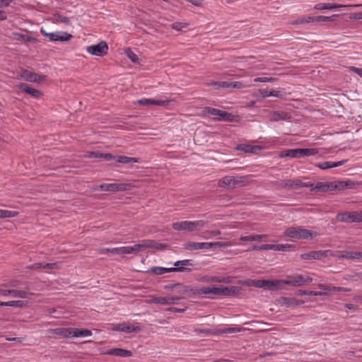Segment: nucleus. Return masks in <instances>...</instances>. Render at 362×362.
<instances>
[{"instance_id": "f257e3e1", "label": "nucleus", "mask_w": 362, "mask_h": 362, "mask_svg": "<svg viewBox=\"0 0 362 362\" xmlns=\"http://www.w3.org/2000/svg\"><path fill=\"white\" fill-rule=\"evenodd\" d=\"M192 260L184 259L177 261L174 263L175 267H154L148 269V272L154 275H161L168 272H190L191 269L188 268V266H192Z\"/></svg>"}, {"instance_id": "f03ea898", "label": "nucleus", "mask_w": 362, "mask_h": 362, "mask_svg": "<svg viewBox=\"0 0 362 362\" xmlns=\"http://www.w3.org/2000/svg\"><path fill=\"white\" fill-rule=\"evenodd\" d=\"M250 175L225 176L218 180L220 187L235 189L247 185L250 182Z\"/></svg>"}, {"instance_id": "7ed1b4c3", "label": "nucleus", "mask_w": 362, "mask_h": 362, "mask_svg": "<svg viewBox=\"0 0 362 362\" xmlns=\"http://www.w3.org/2000/svg\"><path fill=\"white\" fill-rule=\"evenodd\" d=\"M284 235L291 238L305 240L312 239L317 235V233L303 228L300 226L289 227L284 231Z\"/></svg>"}, {"instance_id": "20e7f679", "label": "nucleus", "mask_w": 362, "mask_h": 362, "mask_svg": "<svg viewBox=\"0 0 362 362\" xmlns=\"http://www.w3.org/2000/svg\"><path fill=\"white\" fill-rule=\"evenodd\" d=\"M164 247H165L163 244L151 240H144L139 243L135 244L133 246H127L128 254H136L139 251L146 248H156L157 250H163Z\"/></svg>"}, {"instance_id": "39448f33", "label": "nucleus", "mask_w": 362, "mask_h": 362, "mask_svg": "<svg viewBox=\"0 0 362 362\" xmlns=\"http://www.w3.org/2000/svg\"><path fill=\"white\" fill-rule=\"evenodd\" d=\"M133 187L131 183H103L98 187L94 188V191L101 190L105 192H125L129 191Z\"/></svg>"}, {"instance_id": "423d86ee", "label": "nucleus", "mask_w": 362, "mask_h": 362, "mask_svg": "<svg viewBox=\"0 0 362 362\" xmlns=\"http://www.w3.org/2000/svg\"><path fill=\"white\" fill-rule=\"evenodd\" d=\"M320 149L317 148H293L288 149L285 151L281 157H290V158H304L317 154Z\"/></svg>"}, {"instance_id": "0eeeda50", "label": "nucleus", "mask_w": 362, "mask_h": 362, "mask_svg": "<svg viewBox=\"0 0 362 362\" xmlns=\"http://www.w3.org/2000/svg\"><path fill=\"white\" fill-rule=\"evenodd\" d=\"M203 112L214 116V119L217 121L231 122L233 121L234 119V115L232 114L210 107H205L203 110Z\"/></svg>"}, {"instance_id": "6e6552de", "label": "nucleus", "mask_w": 362, "mask_h": 362, "mask_svg": "<svg viewBox=\"0 0 362 362\" xmlns=\"http://www.w3.org/2000/svg\"><path fill=\"white\" fill-rule=\"evenodd\" d=\"M336 219L341 223H359L362 222V211H351L338 213Z\"/></svg>"}, {"instance_id": "1a4fd4ad", "label": "nucleus", "mask_w": 362, "mask_h": 362, "mask_svg": "<svg viewBox=\"0 0 362 362\" xmlns=\"http://www.w3.org/2000/svg\"><path fill=\"white\" fill-rule=\"evenodd\" d=\"M313 279L309 276H305L302 274H296L293 276L289 277V279L282 280V286L289 285L297 287L308 283H311Z\"/></svg>"}, {"instance_id": "9d476101", "label": "nucleus", "mask_w": 362, "mask_h": 362, "mask_svg": "<svg viewBox=\"0 0 362 362\" xmlns=\"http://www.w3.org/2000/svg\"><path fill=\"white\" fill-rule=\"evenodd\" d=\"M334 252L332 250H314L300 255L302 259H322L328 256H333Z\"/></svg>"}, {"instance_id": "9b49d317", "label": "nucleus", "mask_w": 362, "mask_h": 362, "mask_svg": "<svg viewBox=\"0 0 362 362\" xmlns=\"http://www.w3.org/2000/svg\"><path fill=\"white\" fill-rule=\"evenodd\" d=\"M86 51L92 55L103 57L107 54L108 46L105 41H101L97 45H93L87 47Z\"/></svg>"}, {"instance_id": "f8f14e48", "label": "nucleus", "mask_w": 362, "mask_h": 362, "mask_svg": "<svg viewBox=\"0 0 362 362\" xmlns=\"http://www.w3.org/2000/svg\"><path fill=\"white\" fill-rule=\"evenodd\" d=\"M41 33L49 38L51 41L66 42L72 38V35L66 32L47 33L43 28L40 30Z\"/></svg>"}, {"instance_id": "ddd939ff", "label": "nucleus", "mask_w": 362, "mask_h": 362, "mask_svg": "<svg viewBox=\"0 0 362 362\" xmlns=\"http://www.w3.org/2000/svg\"><path fill=\"white\" fill-rule=\"evenodd\" d=\"M111 330L122 332L125 333L138 332L141 330L139 323L134 325H127L126 323L114 324L112 325Z\"/></svg>"}, {"instance_id": "4468645a", "label": "nucleus", "mask_w": 362, "mask_h": 362, "mask_svg": "<svg viewBox=\"0 0 362 362\" xmlns=\"http://www.w3.org/2000/svg\"><path fill=\"white\" fill-rule=\"evenodd\" d=\"M183 298L176 296V297H157V296H151V298L148 300V303L153 304H161V305H171L175 304L179 300L182 299Z\"/></svg>"}, {"instance_id": "2eb2a0df", "label": "nucleus", "mask_w": 362, "mask_h": 362, "mask_svg": "<svg viewBox=\"0 0 362 362\" xmlns=\"http://www.w3.org/2000/svg\"><path fill=\"white\" fill-rule=\"evenodd\" d=\"M194 294L211 298L212 296H221V288L218 287H202L195 288Z\"/></svg>"}, {"instance_id": "dca6fc26", "label": "nucleus", "mask_w": 362, "mask_h": 362, "mask_svg": "<svg viewBox=\"0 0 362 362\" xmlns=\"http://www.w3.org/2000/svg\"><path fill=\"white\" fill-rule=\"evenodd\" d=\"M276 302L281 306H286L287 308L295 307L300 305L304 303V301L303 300H298L295 298H288L284 296L276 299Z\"/></svg>"}, {"instance_id": "f3484780", "label": "nucleus", "mask_w": 362, "mask_h": 362, "mask_svg": "<svg viewBox=\"0 0 362 362\" xmlns=\"http://www.w3.org/2000/svg\"><path fill=\"white\" fill-rule=\"evenodd\" d=\"M21 77L27 81L36 83H40L45 78V76L39 75L26 69L23 70Z\"/></svg>"}, {"instance_id": "a211bd4d", "label": "nucleus", "mask_w": 362, "mask_h": 362, "mask_svg": "<svg viewBox=\"0 0 362 362\" xmlns=\"http://www.w3.org/2000/svg\"><path fill=\"white\" fill-rule=\"evenodd\" d=\"M31 293L25 290H17V289H0V295L6 296L8 295H11L15 298H26Z\"/></svg>"}, {"instance_id": "6ab92c4d", "label": "nucleus", "mask_w": 362, "mask_h": 362, "mask_svg": "<svg viewBox=\"0 0 362 362\" xmlns=\"http://www.w3.org/2000/svg\"><path fill=\"white\" fill-rule=\"evenodd\" d=\"M173 228L176 230L192 232L194 230L193 221H184L173 223Z\"/></svg>"}, {"instance_id": "aec40b11", "label": "nucleus", "mask_w": 362, "mask_h": 362, "mask_svg": "<svg viewBox=\"0 0 362 362\" xmlns=\"http://www.w3.org/2000/svg\"><path fill=\"white\" fill-rule=\"evenodd\" d=\"M291 116L288 112L284 111H274L270 112L269 120L271 122H279L280 120H288Z\"/></svg>"}, {"instance_id": "412c9836", "label": "nucleus", "mask_w": 362, "mask_h": 362, "mask_svg": "<svg viewBox=\"0 0 362 362\" xmlns=\"http://www.w3.org/2000/svg\"><path fill=\"white\" fill-rule=\"evenodd\" d=\"M209 243L187 242L184 244L185 249L188 250H209Z\"/></svg>"}, {"instance_id": "4be33fe9", "label": "nucleus", "mask_w": 362, "mask_h": 362, "mask_svg": "<svg viewBox=\"0 0 362 362\" xmlns=\"http://www.w3.org/2000/svg\"><path fill=\"white\" fill-rule=\"evenodd\" d=\"M354 182L350 180L347 181H336L331 182V187L337 190H342L344 189H352L354 188Z\"/></svg>"}, {"instance_id": "5701e85b", "label": "nucleus", "mask_w": 362, "mask_h": 362, "mask_svg": "<svg viewBox=\"0 0 362 362\" xmlns=\"http://www.w3.org/2000/svg\"><path fill=\"white\" fill-rule=\"evenodd\" d=\"M105 354L110 356H115L124 358L130 357L132 356V353L131 351L120 348L111 349L107 351Z\"/></svg>"}, {"instance_id": "b1692460", "label": "nucleus", "mask_w": 362, "mask_h": 362, "mask_svg": "<svg viewBox=\"0 0 362 362\" xmlns=\"http://www.w3.org/2000/svg\"><path fill=\"white\" fill-rule=\"evenodd\" d=\"M138 104L140 105H159V106H164L168 105L170 103L169 100H155V99H148V98H144L139 100L137 101Z\"/></svg>"}, {"instance_id": "393cba45", "label": "nucleus", "mask_w": 362, "mask_h": 362, "mask_svg": "<svg viewBox=\"0 0 362 362\" xmlns=\"http://www.w3.org/2000/svg\"><path fill=\"white\" fill-rule=\"evenodd\" d=\"M18 88L23 92H25V93L32 95L35 98H39L42 95V93L40 90L30 87L26 83L19 84Z\"/></svg>"}, {"instance_id": "a878e982", "label": "nucleus", "mask_w": 362, "mask_h": 362, "mask_svg": "<svg viewBox=\"0 0 362 362\" xmlns=\"http://www.w3.org/2000/svg\"><path fill=\"white\" fill-rule=\"evenodd\" d=\"M99 252L100 254L112 253L113 255L128 254V249L127 246L115 248H103L99 250Z\"/></svg>"}, {"instance_id": "bb28decb", "label": "nucleus", "mask_w": 362, "mask_h": 362, "mask_svg": "<svg viewBox=\"0 0 362 362\" xmlns=\"http://www.w3.org/2000/svg\"><path fill=\"white\" fill-rule=\"evenodd\" d=\"M346 162V160H340L338 162L325 161L316 164V166L322 170H327L332 168H336L344 165Z\"/></svg>"}, {"instance_id": "cd10ccee", "label": "nucleus", "mask_w": 362, "mask_h": 362, "mask_svg": "<svg viewBox=\"0 0 362 362\" xmlns=\"http://www.w3.org/2000/svg\"><path fill=\"white\" fill-rule=\"evenodd\" d=\"M264 288H267L269 290H275L277 288H283L282 286V280H270L267 279L264 280Z\"/></svg>"}, {"instance_id": "c85d7f7f", "label": "nucleus", "mask_w": 362, "mask_h": 362, "mask_svg": "<svg viewBox=\"0 0 362 362\" xmlns=\"http://www.w3.org/2000/svg\"><path fill=\"white\" fill-rule=\"evenodd\" d=\"M31 269H38L40 268L45 269H57L59 268L58 263H44V262H37L31 264L29 267Z\"/></svg>"}, {"instance_id": "c756f323", "label": "nucleus", "mask_w": 362, "mask_h": 362, "mask_svg": "<svg viewBox=\"0 0 362 362\" xmlns=\"http://www.w3.org/2000/svg\"><path fill=\"white\" fill-rule=\"evenodd\" d=\"M284 185H282V186L284 187L298 189V188L308 186L307 184L303 182L302 181H300L299 180H288L284 181Z\"/></svg>"}, {"instance_id": "7c9ffc66", "label": "nucleus", "mask_w": 362, "mask_h": 362, "mask_svg": "<svg viewBox=\"0 0 362 362\" xmlns=\"http://www.w3.org/2000/svg\"><path fill=\"white\" fill-rule=\"evenodd\" d=\"M337 254L334 253L333 256L337 257L339 259H357V252H350V251H338L336 252Z\"/></svg>"}, {"instance_id": "2f4dec72", "label": "nucleus", "mask_w": 362, "mask_h": 362, "mask_svg": "<svg viewBox=\"0 0 362 362\" xmlns=\"http://www.w3.org/2000/svg\"><path fill=\"white\" fill-rule=\"evenodd\" d=\"M240 288L238 286H230V287H221V296H234L240 293Z\"/></svg>"}, {"instance_id": "473e14b6", "label": "nucleus", "mask_w": 362, "mask_h": 362, "mask_svg": "<svg viewBox=\"0 0 362 362\" xmlns=\"http://www.w3.org/2000/svg\"><path fill=\"white\" fill-rule=\"evenodd\" d=\"M51 332L55 334L61 335L64 337H72L73 328H56L51 330Z\"/></svg>"}, {"instance_id": "72a5a7b5", "label": "nucleus", "mask_w": 362, "mask_h": 362, "mask_svg": "<svg viewBox=\"0 0 362 362\" xmlns=\"http://www.w3.org/2000/svg\"><path fill=\"white\" fill-rule=\"evenodd\" d=\"M92 335V332L87 329L73 328L72 337H85Z\"/></svg>"}, {"instance_id": "f704fd0d", "label": "nucleus", "mask_w": 362, "mask_h": 362, "mask_svg": "<svg viewBox=\"0 0 362 362\" xmlns=\"http://www.w3.org/2000/svg\"><path fill=\"white\" fill-rule=\"evenodd\" d=\"M237 149L239 151H244L245 153H257V151L260 148L257 146H251L248 144H239L237 146Z\"/></svg>"}, {"instance_id": "c9c22d12", "label": "nucleus", "mask_w": 362, "mask_h": 362, "mask_svg": "<svg viewBox=\"0 0 362 362\" xmlns=\"http://www.w3.org/2000/svg\"><path fill=\"white\" fill-rule=\"evenodd\" d=\"M267 235H252L248 236H241L240 240L241 241L245 242L259 241L265 240L267 238Z\"/></svg>"}, {"instance_id": "e433bc0d", "label": "nucleus", "mask_w": 362, "mask_h": 362, "mask_svg": "<svg viewBox=\"0 0 362 362\" xmlns=\"http://www.w3.org/2000/svg\"><path fill=\"white\" fill-rule=\"evenodd\" d=\"M345 6H344V5H338V4H335L320 3V4H316L314 8H315V9H317V10H325V9L331 10V9L341 8V7H345Z\"/></svg>"}, {"instance_id": "4c0bfd02", "label": "nucleus", "mask_w": 362, "mask_h": 362, "mask_svg": "<svg viewBox=\"0 0 362 362\" xmlns=\"http://www.w3.org/2000/svg\"><path fill=\"white\" fill-rule=\"evenodd\" d=\"M6 286H11V287H18V286H22L23 288L27 291L30 289V282L25 281L24 283H21L18 280H12L10 282H8Z\"/></svg>"}, {"instance_id": "58836bf2", "label": "nucleus", "mask_w": 362, "mask_h": 362, "mask_svg": "<svg viewBox=\"0 0 362 362\" xmlns=\"http://www.w3.org/2000/svg\"><path fill=\"white\" fill-rule=\"evenodd\" d=\"M211 86H213L214 89L219 88H230L231 82L228 81H214L209 84Z\"/></svg>"}, {"instance_id": "ea45409f", "label": "nucleus", "mask_w": 362, "mask_h": 362, "mask_svg": "<svg viewBox=\"0 0 362 362\" xmlns=\"http://www.w3.org/2000/svg\"><path fill=\"white\" fill-rule=\"evenodd\" d=\"M25 305L23 300H11L8 302L0 301V306H11L15 308H22Z\"/></svg>"}, {"instance_id": "a19ab883", "label": "nucleus", "mask_w": 362, "mask_h": 362, "mask_svg": "<svg viewBox=\"0 0 362 362\" xmlns=\"http://www.w3.org/2000/svg\"><path fill=\"white\" fill-rule=\"evenodd\" d=\"M117 161L118 163H125V164L132 163H139L140 158H132V157H128V156H120L118 157Z\"/></svg>"}, {"instance_id": "79ce46f5", "label": "nucleus", "mask_w": 362, "mask_h": 362, "mask_svg": "<svg viewBox=\"0 0 362 362\" xmlns=\"http://www.w3.org/2000/svg\"><path fill=\"white\" fill-rule=\"evenodd\" d=\"M180 289L178 290L177 293L181 295H195L194 291L195 288H192L187 286H184L181 284V286H178Z\"/></svg>"}, {"instance_id": "37998d69", "label": "nucleus", "mask_w": 362, "mask_h": 362, "mask_svg": "<svg viewBox=\"0 0 362 362\" xmlns=\"http://www.w3.org/2000/svg\"><path fill=\"white\" fill-rule=\"evenodd\" d=\"M19 214L18 211L0 209V218H13L18 216Z\"/></svg>"}, {"instance_id": "c03bdc74", "label": "nucleus", "mask_w": 362, "mask_h": 362, "mask_svg": "<svg viewBox=\"0 0 362 362\" xmlns=\"http://www.w3.org/2000/svg\"><path fill=\"white\" fill-rule=\"evenodd\" d=\"M315 189L318 191H322V192L333 190V189L331 187V182H327V183L317 182L315 187Z\"/></svg>"}, {"instance_id": "a18cd8bd", "label": "nucleus", "mask_w": 362, "mask_h": 362, "mask_svg": "<svg viewBox=\"0 0 362 362\" xmlns=\"http://www.w3.org/2000/svg\"><path fill=\"white\" fill-rule=\"evenodd\" d=\"M13 36L14 39L18 41L31 42L32 40H33V38L32 37L21 33H13Z\"/></svg>"}, {"instance_id": "49530a36", "label": "nucleus", "mask_w": 362, "mask_h": 362, "mask_svg": "<svg viewBox=\"0 0 362 362\" xmlns=\"http://www.w3.org/2000/svg\"><path fill=\"white\" fill-rule=\"evenodd\" d=\"M209 249L211 248H225L231 245L230 243L228 242H214L209 243Z\"/></svg>"}, {"instance_id": "de8ad7c7", "label": "nucleus", "mask_w": 362, "mask_h": 362, "mask_svg": "<svg viewBox=\"0 0 362 362\" xmlns=\"http://www.w3.org/2000/svg\"><path fill=\"white\" fill-rule=\"evenodd\" d=\"M124 53L132 62L136 63L139 62L138 56L131 49V48L126 49Z\"/></svg>"}, {"instance_id": "09e8293b", "label": "nucleus", "mask_w": 362, "mask_h": 362, "mask_svg": "<svg viewBox=\"0 0 362 362\" xmlns=\"http://www.w3.org/2000/svg\"><path fill=\"white\" fill-rule=\"evenodd\" d=\"M243 329L238 327H230V328H224L218 330V333L222 334H228L240 332Z\"/></svg>"}, {"instance_id": "8fccbe9b", "label": "nucleus", "mask_w": 362, "mask_h": 362, "mask_svg": "<svg viewBox=\"0 0 362 362\" xmlns=\"http://www.w3.org/2000/svg\"><path fill=\"white\" fill-rule=\"evenodd\" d=\"M337 16H338L337 15H332V16H315V21L316 22L334 21Z\"/></svg>"}, {"instance_id": "3c124183", "label": "nucleus", "mask_w": 362, "mask_h": 362, "mask_svg": "<svg viewBox=\"0 0 362 362\" xmlns=\"http://www.w3.org/2000/svg\"><path fill=\"white\" fill-rule=\"evenodd\" d=\"M292 246L291 245L285 244H276L274 245V251H287L290 248H291Z\"/></svg>"}, {"instance_id": "603ef678", "label": "nucleus", "mask_w": 362, "mask_h": 362, "mask_svg": "<svg viewBox=\"0 0 362 362\" xmlns=\"http://www.w3.org/2000/svg\"><path fill=\"white\" fill-rule=\"evenodd\" d=\"M200 280L203 282H206V283H210V282H217L218 283V276L205 275V276H203Z\"/></svg>"}, {"instance_id": "864d4df0", "label": "nucleus", "mask_w": 362, "mask_h": 362, "mask_svg": "<svg viewBox=\"0 0 362 362\" xmlns=\"http://www.w3.org/2000/svg\"><path fill=\"white\" fill-rule=\"evenodd\" d=\"M248 286H252L256 288H263L264 280H250L248 282Z\"/></svg>"}, {"instance_id": "5fc2aeb1", "label": "nucleus", "mask_w": 362, "mask_h": 362, "mask_svg": "<svg viewBox=\"0 0 362 362\" xmlns=\"http://www.w3.org/2000/svg\"><path fill=\"white\" fill-rule=\"evenodd\" d=\"M248 84H245L241 81H234L231 82V87L230 88H236V89H241L246 87H248Z\"/></svg>"}, {"instance_id": "6e6d98bb", "label": "nucleus", "mask_w": 362, "mask_h": 362, "mask_svg": "<svg viewBox=\"0 0 362 362\" xmlns=\"http://www.w3.org/2000/svg\"><path fill=\"white\" fill-rule=\"evenodd\" d=\"M194 228L195 230H199L201 228L205 227L206 226V222L204 220H199L193 221Z\"/></svg>"}, {"instance_id": "4d7b16f0", "label": "nucleus", "mask_w": 362, "mask_h": 362, "mask_svg": "<svg viewBox=\"0 0 362 362\" xmlns=\"http://www.w3.org/2000/svg\"><path fill=\"white\" fill-rule=\"evenodd\" d=\"M187 26V23H178L175 22L171 25L173 29L176 30L177 31L181 30L183 28H186Z\"/></svg>"}, {"instance_id": "13d9d810", "label": "nucleus", "mask_w": 362, "mask_h": 362, "mask_svg": "<svg viewBox=\"0 0 362 362\" xmlns=\"http://www.w3.org/2000/svg\"><path fill=\"white\" fill-rule=\"evenodd\" d=\"M269 95L270 97L272 96L278 98H282L284 95V93L281 90H272L269 91Z\"/></svg>"}, {"instance_id": "bf43d9fd", "label": "nucleus", "mask_w": 362, "mask_h": 362, "mask_svg": "<svg viewBox=\"0 0 362 362\" xmlns=\"http://www.w3.org/2000/svg\"><path fill=\"white\" fill-rule=\"evenodd\" d=\"M350 291H351V289L348 288L339 287V286H332V291H334V292H341V291L349 292Z\"/></svg>"}, {"instance_id": "052dcab7", "label": "nucleus", "mask_w": 362, "mask_h": 362, "mask_svg": "<svg viewBox=\"0 0 362 362\" xmlns=\"http://www.w3.org/2000/svg\"><path fill=\"white\" fill-rule=\"evenodd\" d=\"M232 281V278L230 276L221 277L218 276V283L230 284Z\"/></svg>"}, {"instance_id": "680f3d73", "label": "nucleus", "mask_w": 362, "mask_h": 362, "mask_svg": "<svg viewBox=\"0 0 362 362\" xmlns=\"http://www.w3.org/2000/svg\"><path fill=\"white\" fill-rule=\"evenodd\" d=\"M259 95L263 98L270 97L269 95V91L265 89H259L258 90Z\"/></svg>"}, {"instance_id": "e2e57ef3", "label": "nucleus", "mask_w": 362, "mask_h": 362, "mask_svg": "<svg viewBox=\"0 0 362 362\" xmlns=\"http://www.w3.org/2000/svg\"><path fill=\"white\" fill-rule=\"evenodd\" d=\"M57 21L63 23L64 24H69L70 21L69 18L66 16H59L57 17Z\"/></svg>"}, {"instance_id": "0e129e2a", "label": "nucleus", "mask_w": 362, "mask_h": 362, "mask_svg": "<svg viewBox=\"0 0 362 362\" xmlns=\"http://www.w3.org/2000/svg\"><path fill=\"white\" fill-rule=\"evenodd\" d=\"M185 310H186L185 308H175V307H171V308H169L167 309V310H168V311L180 313H185Z\"/></svg>"}, {"instance_id": "69168bd1", "label": "nucleus", "mask_w": 362, "mask_h": 362, "mask_svg": "<svg viewBox=\"0 0 362 362\" xmlns=\"http://www.w3.org/2000/svg\"><path fill=\"white\" fill-rule=\"evenodd\" d=\"M309 296H327L326 292H320V291H309Z\"/></svg>"}, {"instance_id": "338daca9", "label": "nucleus", "mask_w": 362, "mask_h": 362, "mask_svg": "<svg viewBox=\"0 0 362 362\" xmlns=\"http://www.w3.org/2000/svg\"><path fill=\"white\" fill-rule=\"evenodd\" d=\"M318 288L325 291H332V286L325 284H320Z\"/></svg>"}, {"instance_id": "774afa93", "label": "nucleus", "mask_w": 362, "mask_h": 362, "mask_svg": "<svg viewBox=\"0 0 362 362\" xmlns=\"http://www.w3.org/2000/svg\"><path fill=\"white\" fill-rule=\"evenodd\" d=\"M351 69L362 78V69L352 66Z\"/></svg>"}]
</instances>
